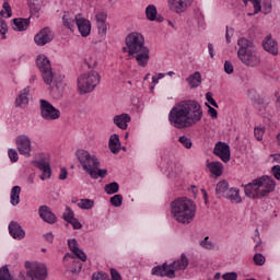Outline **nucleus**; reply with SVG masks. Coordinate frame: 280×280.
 Instances as JSON below:
<instances>
[{"label": "nucleus", "instance_id": "f257e3e1", "mask_svg": "<svg viewBox=\"0 0 280 280\" xmlns=\"http://www.w3.org/2000/svg\"><path fill=\"white\" fill-rule=\"evenodd\" d=\"M202 106L197 101H182L175 104L168 114V121L173 128L183 130L191 128L202 120Z\"/></svg>", "mask_w": 280, "mask_h": 280}, {"label": "nucleus", "instance_id": "f03ea898", "mask_svg": "<svg viewBox=\"0 0 280 280\" xmlns=\"http://www.w3.org/2000/svg\"><path fill=\"white\" fill-rule=\"evenodd\" d=\"M125 43L122 52L128 54L129 60H135L138 67L145 69L150 63V48L145 46V37L139 32H132L127 35Z\"/></svg>", "mask_w": 280, "mask_h": 280}, {"label": "nucleus", "instance_id": "7ed1b4c3", "mask_svg": "<svg viewBox=\"0 0 280 280\" xmlns=\"http://www.w3.org/2000/svg\"><path fill=\"white\" fill-rule=\"evenodd\" d=\"M37 68L42 73V78L45 84L51 86L50 93L55 100H60L62 97V91H65V83L62 82V77L59 79H54V71L51 70V61L45 55H39L36 59Z\"/></svg>", "mask_w": 280, "mask_h": 280}, {"label": "nucleus", "instance_id": "20e7f679", "mask_svg": "<svg viewBox=\"0 0 280 280\" xmlns=\"http://www.w3.org/2000/svg\"><path fill=\"white\" fill-rule=\"evenodd\" d=\"M196 203L186 197L176 198L171 202V215L179 224H191L196 218Z\"/></svg>", "mask_w": 280, "mask_h": 280}, {"label": "nucleus", "instance_id": "39448f33", "mask_svg": "<svg viewBox=\"0 0 280 280\" xmlns=\"http://www.w3.org/2000/svg\"><path fill=\"white\" fill-rule=\"evenodd\" d=\"M75 158L85 174H89L93 180H97V178H106L108 175L106 168H100L102 163L100 162V159H97V155L91 154L84 149H78L75 151Z\"/></svg>", "mask_w": 280, "mask_h": 280}, {"label": "nucleus", "instance_id": "423d86ee", "mask_svg": "<svg viewBox=\"0 0 280 280\" xmlns=\"http://www.w3.org/2000/svg\"><path fill=\"white\" fill-rule=\"evenodd\" d=\"M237 58L245 67L255 68L261 65V57H259V52H257V47L253 40L241 37L237 40Z\"/></svg>", "mask_w": 280, "mask_h": 280}, {"label": "nucleus", "instance_id": "0eeeda50", "mask_svg": "<svg viewBox=\"0 0 280 280\" xmlns=\"http://www.w3.org/2000/svg\"><path fill=\"white\" fill-rule=\"evenodd\" d=\"M102 77L95 70L88 73H83L78 78V89L80 95H86V93H92L95 91L97 84H100Z\"/></svg>", "mask_w": 280, "mask_h": 280}, {"label": "nucleus", "instance_id": "6e6552de", "mask_svg": "<svg viewBox=\"0 0 280 280\" xmlns=\"http://www.w3.org/2000/svg\"><path fill=\"white\" fill-rule=\"evenodd\" d=\"M26 276L23 272H20L19 280H47V266L40 262H25Z\"/></svg>", "mask_w": 280, "mask_h": 280}, {"label": "nucleus", "instance_id": "1a4fd4ad", "mask_svg": "<svg viewBox=\"0 0 280 280\" xmlns=\"http://www.w3.org/2000/svg\"><path fill=\"white\" fill-rule=\"evenodd\" d=\"M39 112L45 121H56L61 115L60 109L45 98L39 100Z\"/></svg>", "mask_w": 280, "mask_h": 280}, {"label": "nucleus", "instance_id": "9d476101", "mask_svg": "<svg viewBox=\"0 0 280 280\" xmlns=\"http://www.w3.org/2000/svg\"><path fill=\"white\" fill-rule=\"evenodd\" d=\"M244 187V194L246 198H250L252 200H261L264 195H261V182L259 177L253 179L248 184L242 185Z\"/></svg>", "mask_w": 280, "mask_h": 280}, {"label": "nucleus", "instance_id": "9b49d317", "mask_svg": "<svg viewBox=\"0 0 280 280\" xmlns=\"http://www.w3.org/2000/svg\"><path fill=\"white\" fill-rule=\"evenodd\" d=\"M15 145L19 154L30 159L32 156V139L27 135H20L15 138Z\"/></svg>", "mask_w": 280, "mask_h": 280}, {"label": "nucleus", "instance_id": "f8f14e48", "mask_svg": "<svg viewBox=\"0 0 280 280\" xmlns=\"http://www.w3.org/2000/svg\"><path fill=\"white\" fill-rule=\"evenodd\" d=\"M75 25L82 38H89V36H91V30H92L91 20L84 18L82 13L75 14Z\"/></svg>", "mask_w": 280, "mask_h": 280}, {"label": "nucleus", "instance_id": "ddd939ff", "mask_svg": "<svg viewBox=\"0 0 280 280\" xmlns=\"http://www.w3.org/2000/svg\"><path fill=\"white\" fill-rule=\"evenodd\" d=\"M151 275L153 277H167L168 279H176L174 267L167 262H163L162 265L153 267L151 269Z\"/></svg>", "mask_w": 280, "mask_h": 280}, {"label": "nucleus", "instance_id": "4468645a", "mask_svg": "<svg viewBox=\"0 0 280 280\" xmlns=\"http://www.w3.org/2000/svg\"><path fill=\"white\" fill-rule=\"evenodd\" d=\"M258 180L261 182V196L262 198H266L267 196H270L275 189H277V182H275V178L268 175H262L258 177Z\"/></svg>", "mask_w": 280, "mask_h": 280}, {"label": "nucleus", "instance_id": "2eb2a0df", "mask_svg": "<svg viewBox=\"0 0 280 280\" xmlns=\"http://www.w3.org/2000/svg\"><path fill=\"white\" fill-rule=\"evenodd\" d=\"M34 40L37 47H45L54 40V32L49 27H44L34 36Z\"/></svg>", "mask_w": 280, "mask_h": 280}, {"label": "nucleus", "instance_id": "dca6fc26", "mask_svg": "<svg viewBox=\"0 0 280 280\" xmlns=\"http://www.w3.org/2000/svg\"><path fill=\"white\" fill-rule=\"evenodd\" d=\"M213 154L223 163L231 161V147L226 142H217L213 149Z\"/></svg>", "mask_w": 280, "mask_h": 280}, {"label": "nucleus", "instance_id": "f3484780", "mask_svg": "<svg viewBox=\"0 0 280 280\" xmlns=\"http://www.w3.org/2000/svg\"><path fill=\"white\" fill-rule=\"evenodd\" d=\"M107 19L108 14L106 12H98L95 15L97 34L102 40H104L106 34H108V26L106 25Z\"/></svg>", "mask_w": 280, "mask_h": 280}, {"label": "nucleus", "instance_id": "a211bd4d", "mask_svg": "<svg viewBox=\"0 0 280 280\" xmlns=\"http://www.w3.org/2000/svg\"><path fill=\"white\" fill-rule=\"evenodd\" d=\"M194 3V0H167V5L171 12L175 14H183Z\"/></svg>", "mask_w": 280, "mask_h": 280}, {"label": "nucleus", "instance_id": "6ab92c4d", "mask_svg": "<svg viewBox=\"0 0 280 280\" xmlns=\"http://www.w3.org/2000/svg\"><path fill=\"white\" fill-rule=\"evenodd\" d=\"M38 213L39 218L47 224H56L58 222V218L51 211V208H49V206H40L38 208Z\"/></svg>", "mask_w": 280, "mask_h": 280}, {"label": "nucleus", "instance_id": "aec40b11", "mask_svg": "<svg viewBox=\"0 0 280 280\" xmlns=\"http://www.w3.org/2000/svg\"><path fill=\"white\" fill-rule=\"evenodd\" d=\"M9 235H11V237L13 240H25V230H23V228L21 226V224H19V222L16 221H11L9 223Z\"/></svg>", "mask_w": 280, "mask_h": 280}, {"label": "nucleus", "instance_id": "412c9836", "mask_svg": "<svg viewBox=\"0 0 280 280\" xmlns=\"http://www.w3.org/2000/svg\"><path fill=\"white\" fill-rule=\"evenodd\" d=\"M35 167L39 168L42 175L39 176L40 180H47V178H51V165L49 162L39 160L35 162Z\"/></svg>", "mask_w": 280, "mask_h": 280}, {"label": "nucleus", "instance_id": "4be33fe9", "mask_svg": "<svg viewBox=\"0 0 280 280\" xmlns=\"http://www.w3.org/2000/svg\"><path fill=\"white\" fill-rule=\"evenodd\" d=\"M262 47L265 51H268V54H271L272 56H277L279 54V45L277 44V40L272 39V35H268L264 39Z\"/></svg>", "mask_w": 280, "mask_h": 280}, {"label": "nucleus", "instance_id": "5701e85b", "mask_svg": "<svg viewBox=\"0 0 280 280\" xmlns=\"http://www.w3.org/2000/svg\"><path fill=\"white\" fill-rule=\"evenodd\" d=\"M130 121H132V118L126 113H122L120 115H116L113 118V122L120 130H128V124H130Z\"/></svg>", "mask_w": 280, "mask_h": 280}, {"label": "nucleus", "instance_id": "b1692460", "mask_svg": "<svg viewBox=\"0 0 280 280\" xmlns=\"http://www.w3.org/2000/svg\"><path fill=\"white\" fill-rule=\"evenodd\" d=\"M30 23V18H15L13 19L12 30H14L15 32H27Z\"/></svg>", "mask_w": 280, "mask_h": 280}, {"label": "nucleus", "instance_id": "393cba45", "mask_svg": "<svg viewBox=\"0 0 280 280\" xmlns=\"http://www.w3.org/2000/svg\"><path fill=\"white\" fill-rule=\"evenodd\" d=\"M207 167H208L210 174H212V176H215L217 178H220V176H222V174H224V164H222L221 162L207 161Z\"/></svg>", "mask_w": 280, "mask_h": 280}, {"label": "nucleus", "instance_id": "a878e982", "mask_svg": "<svg viewBox=\"0 0 280 280\" xmlns=\"http://www.w3.org/2000/svg\"><path fill=\"white\" fill-rule=\"evenodd\" d=\"M168 265L173 268L174 272H176V270H187V266H189V258H187V255L182 254L178 259Z\"/></svg>", "mask_w": 280, "mask_h": 280}, {"label": "nucleus", "instance_id": "bb28decb", "mask_svg": "<svg viewBox=\"0 0 280 280\" xmlns=\"http://www.w3.org/2000/svg\"><path fill=\"white\" fill-rule=\"evenodd\" d=\"M30 88L23 89L18 97L15 98V108H23V106H27L30 104Z\"/></svg>", "mask_w": 280, "mask_h": 280}, {"label": "nucleus", "instance_id": "cd10ccee", "mask_svg": "<svg viewBox=\"0 0 280 280\" xmlns=\"http://www.w3.org/2000/svg\"><path fill=\"white\" fill-rule=\"evenodd\" d=\"M226 200H230L232 205H242V196L240 195V188L232 187L225 194Z\"/></svg>", "mask_w": 280, "mask_h": 280}, {"label": "nucleus", "instance_id": "c85d7f7f", "mask_svg": "<svg viewBox=\"0 0 280 280\" xmlns=\"http://www.w3.org/2000/svg\"><path fill=\"white\" fill-rule=\"evenodd\" d=\"M108 148L112 154H119V152H121V142L119 141V135L114 133L109 137Z\"/></svg>", "mask_w": 280, "mask_h": 280}, {"label": "nucleus", "instance_id": "c756f323", "mask_svg": "<svg viewBox=\"0 0 280 280\" xmlns=\"http://www.w3.org/2000/svg\"><path fill=\"white\" fill-rule=\"evenodd\" d=\"M62 25L70 32H75V15L65 12L62 15Z\"/></svg>", "mask_w": 280, "mask_h": 280}, {"label": "nucleus", "instance_id": "7c9ffc66", "mask_svg": "<svg viewBox=\"0 0 280 280\" xmlns=\"http://www.w3.org/2000/svg\"><path fill=\"white\" fill-rule=\"evenodd\" d=\"M67 259H70V264H72L70 272H72L73 275H77L82 270V261L75 259L73 254L67 253L63 257V261H67Z\"/></svg>", "mask_w": 280, "mask_h": 280}, {"label": "nucleus", "instance_id": "2f4dec72", "mask_svg": "<svg viewBox=\"0 0 280 280\" xmlns=\"http://www.w3.org/2000/svg\"><path fill=\"white\" fill-rule=\"evenodd\" d=\"M186 81L188 82L190 89H198L199 84H202V75L196 71L192 74H190Z\"/></svg>", "mask_w": 280, "mask_h": 280}, {"label": "nucleus", "instance_id": "473e14b6", "mask_svg": "<svg viewBox=\"0 0 280 280\" xmlns=\"http://www.w3.org/2000/svg\"><path fill=\"white\" fill-rule=\"evenodd\" d=\"M10 202L12 207H16L21 202V186H13L10 195Z\"/></svg>", "mask_w": 280, "mask_h": 280}, {"label": "nucleus", "instance_id": "72a5a7b5", "mask_svg": "<svg viewBox=\"0 0 280 280\" xmlns=\"http://www.w3.org/2000/svg\"><path fill=\"white\" fill-rule=\"evenodd\" d=\"M159 14V10H156V5L149 4L145 8V16L148 21H156V15Z\"/></svg>", "mask_w": 280, "mask_h": 280}, {"label": "nucleus", "instance_id": "f704fd0d", "mask_svg": "<svg viewBox=\"0 0 280 280\" xmlns=\"http://www.w3.org/2000/svg\"><path fill=\"white\" fill-rule=\"evenodd\" d=\"M105 194L107 196H113V194H117L119 191V183L117 182H112L109 184H106L104 187Z\"/></svg>", "mask_w": 280, "mask_h": 280}, {"label": "nucleus", "instance_id": "c9c22d12", "mask_svg": "<svg viewBox=\"0 0 280 280\" xmlns=\"http://www.w3.org/2000/svg\"><path fill=\"white\" fill-rule=\"evenodd\" d=\"M77 206L79 207V209L89 211L90 209H93V207H95V201L93 199H80Z\"/></svg>", "mask_w": 280, "mask_h": 280}, {"label": "nucleus", "instance_id": "e433bc0d", "mask_svg": "<svg viewBox=\"0 0 280 280\" xmlns=\"http://www.w3.org/2000/svg\"><path fill=\"white\" fill-rule=\"evenodd\" d=\"M226 191H229V182L223 179L217 184L215 194L217 196H220L226 194Z\"/></svg>", "mask_w": 280, "mask_h": 280}, {"label": "nucleus", "instance_id": "4c0bfd02", "mask_svg": "<svg viewBox=\"0 0 280 280\" xmlns=\"http://www.w3.org/2000/svg\"><path fill=\"white\" fill-rule=\"evenodd\" d=\"M11 16H12V7H10V3L3 2L2 10L0 11V18L10 19Z\"/></svg>", "mask_w": 280, "mask_h": 280}, {"label": "nucleus", "instance_id": "58836bf2", "mask_svg": "<svg viewBox=\"0 0 280 280\" xmlns=\"http://www.w3.org/2000/svg\"><path fill=\"white\" fill-rule=\"evenodd\" d=\"M178 141L182 143L183 148H186V150H191V148L194 145L191 138H189L187 136L179 137Z\"/></svg>", "mask_w": 280, "mask_h": 280}, {"label": "nucleus", "instance_id": "ea45409f", "mask_svg": "<svg viewBox=\"0 0 280 280\" xmlns=\"http://www.w3.org/2000/svg\"><path fill=\"white\" fill-rule=\"evenodd\" d=\"M8 34V23L3 18H0V40H5Z\"/></svg>", "mask_w": 280, "mask_h": 280}, {"label": "nucleus", "instance_id": "a19ab883", "mask_svg": "<svg viewBox=\"0 0 280 280\" xmlns=\"http://www.w3.org/2000/svg\"><path fill=\"white\" fill-rule=\"evenodd\" d=\"M109 202L113 207H121L124 205V196L121 195H114L110 197Z\"/></svg>", "mask_w": 280, "mask_h": 280}, {"label": "nucleus", "instance_id": "79ce46f5", "mask_svg": "<svg viewBox=\"0 0 280 280\" xmlns=\"http://www.w3.org/2000/svg\"><path fill=\"white\" fill-rule=\"evenodd\" d=\"M264 135H266V127H255L254 137L257 141H264Z\"/></svg>", "mask_w": 280, "mask_h": 280}, {"label": "nucleus", "instance_id": "37998d69", "mask_svg": "<svg viewBox=\"0 0 280 280\" xmlns=\"http://www.w3.org/2000/svg\"><path fill=\"white\" fill-rule=\"evenodd\" d=\"M62 218H63L65 222L69 223L70 221L73 220V218H75V213L69 206H67L66 211L62 214Z\"/></svg>", "mask_w": 280, "mask_h": 280}, {"label": "nucleus", "instance_id": "c03bdc74", "mask_svg": "<svg viewBox=\"0 0 280 280\" xmlns=\"http://www.w3.org/2000/svg\"><path fill=\"white\" fill-rule=\"evenodd\" d=\"M200 246L206 248V250H213L215 247L213 242L209 241V236H206L202 241H200Z\"/></svg>", "mask_w": 280, "mask_h": 280}, {"label": "nucleus", "instance_id": "a18cd8bd", "mask_svg": "<svg viewBox=\"0 0 280 280\" xmlns=\"http://www.w3.org/2000/svg\"><path fill=\"white\" fill-rule=\"evenodd\" d=\"M272 12V0H265L262 3V14H270Z\"/></svg>", "mask_w": 280, "mask_h": 280}, {"label": "nucleus", "instance_id": "49530a36", "mask_svg": "<svg viewBox=\"0 0 280 280\" xmlns=\"http://www.w3.org/2000/svg\"><path fill=\"white\" fill-rule=\"evenodd\" d=\"M254 264H256V266H264V264H266V256L262 254H255Z\"/></svg>", "mask_w": 280, "mask_h": 280}, {"label": "nucleus", "instance_id": "de8ad7c7", "mask_svg": "<svg viewBox=\"0 0 280 280\" xmlns=\"http://www.w3.org/2000/svg\"><path fill=\"white\" fill-rule=\"evenodd\" d=\"M8 156L11 163H16L19 161V152H16V149H9Z\"/></svg>", "mask_w": 280, "mask_h": 280}, {"label": "nucleus", "instance_id": "09e8293b", "mask_svg": "<svg viewBox=\"0 0 280 280\" xmlns=\"http://www.w3.org/2000/svg\"><path fill=\"white\" fill-rule=\"evenodd\" d=\"M68 246H69V248L72 253H75V252L80 250L78 240H75V238H69L68 240Z\"/></svg>", "mask_w": 280, "mask_h": 280}, {"label": "nucleus", "instance_id": "8fccbe9b", "mask_svg": "<svg viewBox=\"0 0 280 280\" xmlns=\"http://www.w3.org/2000/svg\"><path fill=\"white\" fill-rule=\"evenodd\" d=\"M206 100L208 104H210L214 108H220V106L218 105V102H215V98H213V93L211 92L206 93Z\"/></svg>", "mask_w": 280, "mask_h": 280}, {"label": "nucleus", "instance_id": "3c124183", "mask_svg": "<svg viewBox=\"0 0 280 280\" xmlns=\"http://www.w3.org/2000/svg\"><path fill=\"white\" fill-rule=\"evenodd\" d=\"M252 3L254 7V13H248V16H253V15L259 14V12H261V0H256Z\"/></svg>", "mask_w": 280, "mask_h": 280}, {"label": "nucleus", "instance_id": "603ef678", "mask_svg": "<svg viewBox=\"0 0 280 280\" xmlns=\"http://www.w3.org/2000/svg\"><path fill=\"white\" fill-rule=\"evenodd\" d=\"M92 280H110V278L105 272H95L92 275Z\"/></svg>", "mask_w": 280, "mask_h": 280}, {"label": "nucleus", "instance_id": "864d4df0", "mask_svg": "<svg viewBox=\"0 0 280 280\" xmlns=\"http://www.w3.org/2000/svg\"><path fill=\"white\" fill-rule=\"evenodd\" d=\"M208 108V115H210L211 119H218V109L213 108L211 105L206 103Z\"/></svg>", "mask_w": 280, "mask_h": 280}, {"label": "nucleus", "instance_id": "5fc2aeb1", "mask_svg": "<svg viewBox=\"0 0 280 280\" xmlns=\"http://www.w3.org/2000/svg\"><path fill=\"white\" fill-rule=\"evenodd\" d=\"M223 280H237V272L230 271L222 275Z\"/></svg>", "mask_w": 280, "mask_h": 280}, {"label": "nucleus", "instance_id": "6e6d98bb", "mask_svg": "<svg viewBox=\"0 0 280 280\" xmlns=\"http://www.w3.org/2000/svg\"><path fill=\"white\" fill-rule=\"evenodd\" d=\"M68 224H71V226H72V229H74V231L82 229V223L77 218H73L70 222H68Z\"/></svg>", "mask_w": 280, "mask_h": 280}, {"label": "nucleus", "instance_id": "4d7b16f0", "mask_svg": "<svg viewBox=\"0 0 280 280\" xmlns=\"http://www.w3.org/2000/svg\"><path fill=\"white\" fill-rule=\"evenodd\" d=\"M73 257H78L81 261H86V254L82 249H78L77 252H73Z\"/></svg>", "mask_w": 280, "mask_h": 280}, {"label": "nucleus", "instance_id": "13d9d810", "mask_svg": "<svg viewBox=\"0 0 280 280\" xmlns=\"http://www.w3.org/2000/svg\"><path fill=\"white\" fill-rule=\"evenodd\" d=\"M271 174L276 178V180H280V165L272 166Z\"/></svg>", "mask_w": 280, "mask_h": 280}, {"label": "nucleus", "instance_id": "bf43d9fd", "mask_svg": "<svg viewBox=\"0 0 280 280\" xmlns=\"http://www.w3.org/2000/svg\"><path fill=\"white\" fill-rule=\"evenodd\" d=\"M224 71H225V73H228V75H231V73H233L234 68H233V63H231V61L224 62Z\"/></svg>", "mask_w": 280, "mask_h": 280}, {"label": "nucleus", "instance_id": "052dcab7", "mask_svg": "<svg viewBox=\"0 0 280 280\" xmlns=\"http://www.w3.org/2000/svg\"><path fill=\"white\" fill-rule=\"evenodd\" d=\"M163 78H165V73H159L158 75H153L152 84H154V86H156V84H159V81L163 80Z\"/></svg>", "mask_w": 280, "mask_h": 280}, {"label": "nucleus", "instance_id": "680f3d73", "mask_svg": "<svg viewBox=\"0 0 280 280\" xmlns=\"http://www.w3.org/2000/svg\"><path fill=\"white\" fill-rule=\"evenodd\" d=\"M112 280H121V275L117 269H110Z\"/></svg>", "mask_w": 280, "mask_h": 280}, {"label": "nucleus", "instance_id": "e2e57ef3", "mask_svg": "<svg viewBox=\"0 0 280 280\" xmlns=\"http://www.w3.org/2000/svg\"><path fill=\"white\" fill-rule=\"evenodd\" d=\"M44 238L48 242V244H54V233L48 232L44 234Z\"/></svg>", "mask_w": 280, "mask_h": 280}, {"label": "nucleus", "instance_id": "0e129e2a", "mask_svg": "<svg viewBox=\"0 0 280 280\" xmlns=\"http://www.w3.org/2000/svg\"><path fill=\"white\" fill-rule=\"evenodd\" d=\"M68 175L69 172H67V168H61L59 174V180H67Z\"/></svg>", "mask_w": 280, "mask_h": 280}, {"label": "nucleus", "instance_id": "69168bd1", "mask_svg": "<svg viewBox=\"0 0 280 280\" xmlns=\"http://www.w3.org/2000/svg\"><path fill=\"white\" fill-rule=\"evenodd\" d=\"M208 51L210 54V57L214 58L215 54L213 52V44L211 43L208 44Z\"/></svg>", "mask_w": 280, "mask_h": 280}, {"label": "nucleus", "instance_id": "338daca9", "mask_svg": "<svg viewBox=\"0 0 280 280\" xmlns=\"http://www.w3.org/2000/svg\"><path fill=\"white\" fill-rule=\"evenodd\" d=\"M275 163H280V153H275L270 155Z\"/></svg>", "mask_w": 280, "mask_h": 280}, {"label": "nucleus", "instance_id": "774afa93", "mask_svg": "<svg viewBox=\"0 0 280 280\" xmlns=\"http://www.w3.org/2000/svg\"><path fill=\"white\" fill-rule=\"evenodd\" d=\"M31 10H35V12H38L40 10V4L30 3Z\"/></svg>", "mask_w": 280, "mask_h": 280}]
</instances>
